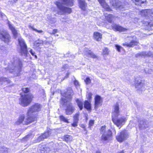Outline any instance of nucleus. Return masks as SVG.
Returning <instances> with one entry per match:
<instances>
[{
    "label": "nucleus",
    "instance_id": "nucleus-43",
    "mask_svg": "<svg viewBox=\"0 0 153 153\" xmlns=\"http://www.w3.org/2000/svg\"><path fill=\"white\" fill-rule=\"evenodd\" d=\"M22 91L25 93H27L29 91V89L27 88H22Z\"/></svg>",
    "mask_w": 153,
    "mask_h": 153
},
{
    "label": "nucleus",
    "instance_id": "nucleus-7",
    "mask_svg": "<svg viewBox=\"0 0 153 153\" xmlns=\"http://www.w3.org/2000/svg\"><path fill=\"white\" fill-rule=\"evenodd\" d=\"M33 95L31 94L22 95L19 98V103L23 106H26L28 105L31 102L32 99L33 97Z\"/></svg>",
    "mask_w": 153,
    "mask_h": 153
},
{
    "label": "nucleus",
    "instance_id": "nucleus-13",
    "mask_svg": "<svg viewBox=\"0 0 153 153\" xmlns=\"http://www.w3.org/2000/svg\"><path fill=\"white\" fill-rule=\"evenodd\" d=\"M102 99L101 97L98 95H96L94 98V108L97 109L98 108L101 106L102 102Z\"/></svg>",
    "mask_w": 153,
    "mask_h": 153
},
{
    "label": "nucleus",
    "instance_id": "nucleus-20",
    "mask_svg": "<svg viewBox=\"0 0 153 153\" xmlns=\"http://www.w3.org/2000/svg\"><path fill=\"white\" fill-rule=\"evenodd\" d=\"M110 4L114 8L121 9L122 6L119 5L120 2L116 0H109Z\"/></svg>",
    "mask_w": 153,
    "mask_h": 153
},
{
    "label": "nucleus",
    "instance_id": "nucleus-12",
    "mask_svg": "<svg viewBox=\"0 0 153 153\" xmlns=\"http://www.w3.org/2000/svg\"><path fill=\"white\" fill-rule=\"evenodd\" d=\"M7 23L9 28L12 32L13 38L16 39L17 37L19 36L20 34L18 32L17 30L16 29L15 27L12 25L11 24L9 21H8Z\"/></svg>",
    "mask_w": 153,
    "mask_h": 153
},
{
    "label": "nucleus",
    "instance_id": "nucleus-9",
    "mask_svg": "<svg viewBox=\"0 0 153 153\" xmlns=\"http://www.w3.org/2000/svg\"><path fill=\"white\" fill-rule=\"evenodd\" d=\"M18 42L20 47V52L21 55L27 56L28 53L27 47L25 41L23 39L20 37L18 39Z\"/></svg>",
    "mask_w": 153,
    "mask_h": 153
},
{
    "label": "nucleus",
    "instance_id": "nucleus-14",
    "mask_svg": "<svg viewBox=\"0 0 153 153\" xmlns=\"http://www.w3.org/2000/svg\"><path fill=\"white\" fill-rule=\"evenodd\" d=\"M98 1L102 7L106 11H110L112 10L105 0H98Z\"/></svg>",
    "mask_w": 153,
    "mask_h": 153
},
{
    "label": "nucleus",
    "instance_id": "nucleus-41",
    "mask_svg": "<svg viewBox=\"0 0 153 153\" xmlns=\"http://www.w3.org/2000/svg\"><path fill=\"white\" fill-rule=\"evenodd\" d=\"M29 52L32 54V55H33V56H34L35 57L36 59H37V56L35 54V53L34 51H33L32 49H30L29 51Z\"/></svg>",
    "mask_w": 153,
    "mask_h": 153
},
{
    "label": "nucleus",
    "instance_id": "nucleus-8",
    "mask_svg": "<svg viewBox=\"0 0 153 153\" xmlns=\"http://www.w3.org/2000/svg\"><path fill=\"white\" fill-rule=\"evenodd\" d=\"M41 106L40 104L36 103L29 108L27 112L28 116H32V118H34V116H36L37 119V115L34 114L36 112L39 111L40 110Z\"/></svg>",
    "mask_w": 153,
    "mask_h": 153
},
{
    "label": "nucleus",
    "instance_id": "nucleus-57",
    "mask_svg": "<svg viewBox=\"0 0 153 153\" xmlns=\"http://www.w3.org/2000/svg\"><path fill=\"white\" fill-rule=\"evenodd\" d=\"M54 35H55V36H58V34H54Z\"/></svg>",
    "mask_w": 153,
    "mask_h": 153
},
{
    "label": "nucleus",
    "instance_id": "nucleus-27",
    "mask_svg": "<svg viewBox=\"0 0 153 153\" xmlns=\"http://www.w3.org/2000/svg\"><path fill=\"white\" fill-rule=\"evenodd\" d=\"M106 19L108 21V22L111 23L114 18L112 15L109 14L107 15H105Z\"/></svg>",
    "mask_w": 153,
    "mask_h": 153
},
{
    "label": "nucleus",
    "instance_id": "nucleus-38",
    "mask_svg": "<svg viewBox=\"0 0 153 153\" xmlns=\"http://www.w3.org/2000/svg\"><path fill=\"white\" fill-rule=\"evenodd\" d=\"M144 71L146 74H151L153 72L152 69L148 68H146L144 69Z\"/></svg>",
    "mask_w": 153,
    "mask_h": 153
},
{
    "label": "nucleus",
    "instance_id": "nucleus-3",
    "mask_svg": "<svg viewBox=\"0 0 153 153\" xmlns=\"http://www.w3.org/2000/svg\"><path fill=\"white\" fill-rule=\"evenodd\" d=\"M60 1L61 2H56V3L59 9L58 11V14L62 15L71 13L72 12L71 9L70 8L64 6L63 5H66L70 6H73V0H60Z\"/></svg>",
    "mask_w": 153,
    "mask_h": 153
},
{
    "label": "nucleus",
    "instance_id": "nucleus-35",
    "mask_svg": "<svg viewBox=\"0 0 153 153\" xmlns=\"http://www.w3.org/2000/svg\"><path fill=\"white\" fill-rule=\"evenodd\" d=\"M79 116V112L76 113L74 116V121L78 122Z\"/></svg>",
    "mask_w": 153,
    "mask_h": 153
},
{
    "label": "nucleus",
    "instance_id": "nucleus-40",
    "mask_svg": "<svg viewBox=\"0 0 153 153\" xmlns=\"http://www.w3.org/2000/svg\"><path fill=\"white\" fill-rule=\"evenodd\" d=\"M115 46L116 48V49L119 52H120V50L121 49H123V48L122 47L117 45H115Z\"/></svg>",
    "mask_w": 153,
    "mask_h": 153
},
{
    "label": "nucleus",
    "instance_id": "nucleus-32",
    "mask_svg": "<svg viewBox=\"0 0 153 153\" xmlns=\"http://www.w3.org/2000/svg\"><path fill=\"white\" fill-rule=\"evenodd\" d=\"M0 82H7V83H10V81L8 79L3 77H1L0 78Z\"/></svg>",
    "mask_w": 153,
    "mask_h": 153
},
{
    "label": "nucleus",
    "instance_id": "nucleus-18",
    "mask_svg": "<svg viewBox=\"0 0 153 153\" xmlns=\"http://www.w3.org/2000/svg\"><path fill=\"white\" fill-rule=\"evenodd\" d=\"M138 43V42L136 40H132L129 43L125 42L123 44L124 46H126L129 47H133L135 45H137Z\"/></svg>",
    "mask_w": 153,
    "mask_h": 153
},
{
    "label": "nucleus",
    "instance_id": "nucleus-30",
    "mask_svg": "<svg viewBox=\"0 0 153 153\" xmlns=\"http://www.w3.org/2000/svg\"><path fill=\"white\" fill-rule=\"evenodd\" d=\"M29 28L30 29H32L33 30L36 32H37L43 34V31L41 30H38L37 29L35 28L33 26H32L31 25H29Z\"/></svg>",
    "mask_w": 153,
    "mask_h": 153
},
{
    "label": "nucleus",
    "instance_id": "nucleus-2",
    "mask_svg": "<svg viewBox=\"0 0 153 153\" xmlns=\"http://www.w3.org/2000/svg\"><path fill=\"white\" fill-rule=\"evenodd\" d=\"M22 63L16 56H14L11 59V62L8 65L7 70L13 73L15 76H18L21 71Z\"/></svg>",
    "mask_w": 153,
    "mask_h": 153
},
{
    "label": "nucleus",
    "instance_id": "nucleus-46",
    "mask_svg": "<svg viewBox=\"0 0 153 153\" xmlns=\"http://www.w3.org/2000/svg\"><path fill=\"white\" fill-rule=\"evenodd\" d=\"M57 29H54L53 30L52 32L50 34L51 35H54L55 33H57Z\"/></svg>",
    "mask_w": 153,
    "mask_h": 153
},
{
    "label": "nucleus",
    "instance_id": "nucleus-22",
    "mask_svg": "<svg viewBox=\"0 0 153 153\" xmlns=\"http://www.w3.org/2000/svg\"><path fill=\"white\" fill-rule=\"evenodd\" d=\"M50 134V133L48 131L45 132L39 137L37 139V141L39 142L41 141H42L44 139L48 137L49 136Z\"/></svg>",
    "mask_w": 153,
    "mask_h": 153
},
{
    "label": "nucleus",
    "instance_id": "nucleus-1",
    "mask_svg": "<svg viewBox=\"0 0 153 153\" xmlns=\"http://www.w3.org/2000/svg\"><path fill=\"white\" fill-rule=\"evenodd\" d=\"M61 95L65 97V98H62V103L65 105L66 107L65 110V113L67 115H71L75 110V108L73 106L72 104L70 102L72 100V96L73 95V91L71 88H69L66 92H61Z\"/></svg>",
    "mask_w": 153,
    "mask_h": 153
},
{
    "label": "nucleus",
    "instance_id": "nucleus-48",
    "mask_svg": "<svg viewBox=\"0 0 153 153\" xmlns=\"http://www.w3.org/2000/svg\"><path fill=\"white\" fill-rule=\"evenodd\" d=\"M148 22V25L151 26H153V20H152L150 22Z\"/></svg>",
    "mask_w": 153,
    "mask_h": 153
},
{
    "label": "nucleus",
    "instance_id": "nucleus-36",
    "mask_svg": "<svg viewBox=\"0 0 153 153\" xmlns=\"http://www.w3.org/2000/svg\"><path fill=\"white\" fill-rule=\"evenodd\" d=\"M109 53L108 49L107 48H104L103 49L102 54L104 55H108Z\"/></svg>",
    "mask_w": 153,
    "mask_h": 153
},
{
    "label": "nucleus",
    "instance_id": "nucleus-47",
    "mask_svg": "<svg viewBox=\"0 0 153 153\" xmlns=\"http://www.w3.org/2000/svg\"><path fill=\"white\" fill-rule=\"evenodd\" d=\"M74 84L76 86H78L79 85V82L76 80H75L74 81Z\"/></svg>",
    "mask_w": 153,
    "mask_h": 153
},
{
    "label": "nucleus",
    "instance_id": "nucleus-51",
    "mask_svg": "<svg viewBox=\"0 0 153 153\" xmlns=\"http://www.w3.org/2000/svg\"><path fill=\"white\" fill-rule=\"evenodd\" d=\"M81 127L84 129L85 131H86L85 126L84 125H82Z\"/></svg>",
    "mask_w": 153,
    "mask_h": 153
},
{
    "label": "nucleus",
    "instance_id": "nucleus-33",
    "mask_svg": "<svg viewBox=\"0 0 153 153\" xmlns=\"http://www.w3.org/2000/svg\"><path fill=\"white\" fill-rule=\"evenodd\" d=\"M64 139L66 142L71 141L72 140V137L71 136L66 135L64 136Z\"/></svg>",
    "mask_w": 153,
    "mask_h": 153
},
{
    "label": "nucleus",
    "instance_id": "nucleus-39",
    "mask_svg": "<svg viewBox=\"0 0 153 153\" xmlns=\"http://www.w3.org/2000/svg\"><path fill=\"white\" fill-rule=\"evenodd\" d=\"M68 19V17L67 16H65L64 17H61L60 19V20L62 22H65V20H66Z\"/></svg>",
    "mask_w": 153,
    "mask_h": 153
},
{
    "label": "nucleus",
    "instance_id": "nucleus-58",
    "mask_svg": "<svg viewBox=\"0 0 153 153\" xmlns=\"http://www.w3.org/2000/svg\"><path fill=\"white\" fill-rule=\"evenodd\" d=\"M17 0H13V1H14V2H16V1H17Z\"/></svg>",
    "mask_w": 153,
    "mask_h": 153
},
{
    "label": "nucleus",
    "instance_id": "nucleus-25",
    "mask_svg": "<svg viewBox=\"0 0 153 153\" xmlns=\"http://www.w3.org/2000/svg\"><path fill=\"white\" fill-rule=\"evenodd\" d=\"M136 5H141L142 3L146 2V0H131Z\"/></svg>",
    "mask_w": 153,
    "mask_h": 153
},
{
    "label": "nucleus",
    "instance_id": "nucleus-11",
    "mask_svg": "<svg viewBox=\"0 0 153 153\" xmlns=\"http://www.w3.org/2000/svg\"><path fill=\"white\" fill-rule=\"evenodd\" d=\"M0 38L5 43L8 44L10 41L11 37L6 30L0 31Z\"/></svg>",
    "mask_w": 153,
    "mask_h": 153
},
{
    "label": "nucleus",
    "instance_id": "nucleus-15",
    "mask_svg": "<svg viewBox=\"0 0 153 153\" xmlns=\"http://www.w3.org/2000/svg\"><path fill=\"white\" fill-rule=\"evenodd\" d=\"M152 55V54L149 51H143L137 53L135 55V56L136 57L140 56L145 57L151 56Z\"/></svg>",
    "mask_w": 153,
    "mask_h": 153
},
{
    "label": "nucleus",
    "instance_id": "nucleus-50",
    "mask_svg": "<svg viewBox=\"0 0 153 153\" xmlns=\"http://www.w3.org/2000/svg\"><path fill=\"white\" fill-rule=\"evenodd\" d=\"M0 49L2 50L3 51H4V50H6V48L4 47L3 46H2L1 47Z\"/></svg>",
    "mask_w": 153,
    "mask_h": 153
},
{
    "label": "nucleus",
    "instance_id": "nucleus-37",
    "mask_svg": "<svg viewBox=\"0 0 153 153\" xmlns=\"http://www.w3.org/2000/svg\"><path fill=\"white\" fill-rule=\"evenodd\" d=\"M85 82L87 85H89L91 82V80L89 77H87L85 80Z\"/></svg>",
    "mask_w": 153,
    "mask_h": 153
},
{
    "label": "nucleus",
    "instance_id": "nucleus-4",
    "mask_svg": "<svg viewBox=\"0 0 153 153\" xmlns=\"http://www.w3.org/2000/svg\"><path fill=\"white\" fill-rule=\"evenodd\" d=\"M119 105L117 104L114 107L112 115V120L114 123L120 128L124 125L127 119L124 117H118L119 115Z\"/></svg>",
    "mask_w": 153,
    "mask_h": 153
},
{
    "label": "nucleus",
    "instance_id": "nucleus-26",
    "mask_svg": "<svg viewBox=\"0 0 153 153\" xmlns=\"http://www.w3.org/2000/svg\"><path fill=\"white\" fill-rule=\"evenodd\" d=\"M139 126L140 128L143 129L146 128L147 126H146V123L143 121H140L139 122Z\"/></svg>",
    "mask_w": 153,
    "mask_h": 153
},
{
    "label": "nucleus",
    "instance_id": "nucleus-10",
    "mask_svg": "<svg viewBox=\"0 0 153 153\" xmlns=\"http://www.w3.org/2000/svg\"><path fill=\"white\" fill-rule=\"evenodd\" d=\"M129 136V134L128 131L126 130H124L119 133L116 137L118 142H121L127 139Z\"/></svg>",
    "mask_w": 153,
    "mask_h": 153
},
{
    "label": "nucleus",
    "instance_id": "nucleus-21",
    "mask_svg": "<svg viewBox=\"0 0 153 153\" xmlns=\"http://www.w3.org/2000/svg\"><path fill=\"white\" fill-rule=\"evenodd\" d=\"M79 7L81 9L84 11L86 10L87 7V4L85 3V1L83 0H78Z\"/></svg>",
    "mask_w": 153,
    "mask_h": 153
},
{
    "label": "nucleus",
    "instance_id": "nucleus-60",
    "mask_svg": "<svg viewBox=\"0 0 153 153\" xmlns=\"http://www.w3.org/2000/svg\"><path fill=\"white\" fill-rule=\"evenodd\" d=\"M137 19H136V18H135V19H134V20H137Z\"/></svg>",
    "mask_w": 153,
    "mask_h": 153
},
{
    "label": "nucleus",
    "instance_id": "nucleus-31",
    "mask_svg": "<svg viewBox=\"0 0 153 153\" xmlns=\"http://www.w3.org/2000/svg\"><path fill=\"white\" fill-rule=\"evenodd\" d=\"M84 107L88 110H90L91 108V105L90 103L88 101H85L84 103Z\"/></svg>",
    "mask_w": 153,
    "mask_h": 153
},
{
    "label": "nucleus",
    "instance_id": "nucleus-54",
    "mask_svg": "<svg viewBox=\"0 0 153 153\" xmlns=\"http://www.w3.org/2000/svg\"><path fill=\"white\" fill-rule=\"evenodd\" d=\"M3 153H7V150H4V152Z\"/></svg>",
    "mask_w": 153,
    "mask_h": 153
},
{
    "label": "nucleus",
    "instance_id": "nucleus-34",
    "mask_svg": "<svg viewBox=\"0 0 153 153\" xmlns=\"http://www.w3.org/2000/svg\"><path fill=\"white\" fill-rule=\"evenodd\" d=\"M59 118L61 121H63L66 123H68V119L63 115H60L59 116Z\"/></svg>",
    "mask_w": 153,
    "mask_h": 153
},
{
    "label": "nucleus",
    "instance_id": "nucleus-19",
    "mask_svg": "<svg viewBox=\"0 0 153 153\" xmlns=\"http://www.w3.org/2000/svg\"><path fill=\"white\" fill-rule=\"evenodd\" d=\"M102 34L98 32H94L93 33L94 39L97 41H100L102 38Z\"/></svg>",
    "mask_w": 153,
    "mask_h": 153
},
{
    "label": "nucleus",
    "instance_id": "nucleus-56",
    "mask_svg": "<svg viewBox=\"0 0 153 153\" xmlns=\"http://www.w3.org/2000/svg\"><path fill=\"white\" fill-rule=\"evenodd\" d=\"M3 16L2 14L0 12V16Z\"/></svg>",
    "mask_w": 153,
    "mask_h": 153
},
{
    "label": "nucleus",
    "instance_id": "nucleus-24",
    "mask_svg": "<svg viewBox=\"0 0 153 153\" xmlns=\"http://www.w3.org/2000/svg\"><path fill=\"white\" fill-rule=\"evenodd\" d=\"M85 54L88 57H91L94 59H98V56L90 50H88L86 51Z\"/></svg>",
    "mask_w": 153,
    "mask_h": 153
},
{
    "label": "nucleus",
    "instance_id": "nucleus-53",
    "mask_svg": "<svg viewBox=\"0 0 153 153\" xmlns=\"http://www.w3.org/2000/svg\"><path fill=\"white\" fill-rule=\"evenodd\" d=\"M29 135H28L27 136H26L25 137V139L26 138H28L29 137Z\"/></svg>",
    "mask_w": 153,
    "mask_h": 153
},
{
    "label": "nucleus",
    "instance_id": "nucleus-17",
    "mask_svg": "<svg viewBox=\"0 0 153 153\" xmlns=\"http://www.w3.org/2000/svg\"><path fill=\"white\" fill-rule=\"evenodd\" d=\"M140 14L141 16H152L153 14V10L151 9L143 10L141 11Z\"/></svg>",
    "mask_w": 153,
    "mask_h": 153
},
{
    "label": "nucleus",
    "instance_id": "nucleus-5",
    "mask_svg": "<svg viewBox=\"0 0 153 153\" xmlns=\"http://www.w3.org/2000/svg\"><path fill=\"white\" fill-rule=\"evenodd\" d=\"M32 116H28L27 118H25L24 115H21L19 116L15 123L16 125H19L22 124L23 125H27L30 123L36 120V116H34V118H32Z\"/></svg>",
    "mask_w": 153,
    "mask_h": 153
},
{
    "label": "nucleus",
    "instance_id": "nucleus-23",
    "mask_svg": "<svg viewBox=\"0 0 153 153\" xmlns=\"http://www.w3.org/2000/svg\"><path fill=\"white\" fill-rule=\"evenodd\" d=\"M112 27L114 30L119 31H125L127 30L126 29L116 24L113 25Z\"/></svg>",
    "mask_w": 153,
    "mask_h": 153
},
{
    "label": "nucleus",
    "instance_id": "nucleus-42",
    "mask_svg": "<svg viewBox=\"0 0 153 153\" xmlns=\"http://www.w3.org/2000/svg\"><path fill=\"white\" fill-rule=\"evenodd\" d=\"M92 94L91 93H88V94L87 95V97L88 99L89 100H91L92 98Z\"/></svg>",
    "mask_w": 153,
    "mask_h": 153
},
{
    "label": "nucleus",
    "instance_id": "nucleus-55",
    "mask_svg": "<svg viewBox=\"0 0 153 153\" xmlns=\"http://www.w3.org/2000/svg\"><path fill=\"white\" fill-rule=\"evenodd\" d=\"M124 153V152H123V151L122 150V151H121L119 153Z\"/></svg>",
    "mask_w": 153,
    "mask_h": 153
},
{
    "label": "nucleus",
    "instance_id": "nucleus-49",
    "mask_svg": "<svg viewBox=\"0 0 153 153\" xmlns=\"http://www.w3.org/2000/svg\"><path fill=\"white\" fill-rule=\"evenodd\" d=\"M51 44V42H43V44L45 45H50ZM46 47H47V46Z\"/></svg>",
    "mask_w": 153,
    "mask_h": 153
},
{
    "label": "nucleus",
    "instance_id": "nucleus-6",
    "mask_svg": "<svg viewBox=\"0 0 153 153\" xmlns=\"http://www.w3.org/2000/svg\"><path fill=\"white\" fill-rule=\"evenodd\" d=\"M100 133L102 134L101 140L103 142L110 140L111 137L112 135L111 131L110 130L106 131L105 126H102L101 127Z\"/></svg>",
    "mask_w": 153,
    "mask_h": 153
},
{
    "label": "nucleus",
    "instance_id": "nucleus-52",
    "mask_svg": "<svg viewBox=\"0 0 153 153\" xmlns=\"http://www.w3.org/2000/svg\"><path fill=\"white\" fill-rule=\"evenodd\" d=\"M69 74H70L69 73H67L66 74V76L65 77H66V78L68 77Z\"/></svg>",
    "mask_w": 153,
    "mask_h": 153
},
{
    "label": "nucleus",
    "instance_id": "nucleus-59",
    "mask_svg": "<svg viewBox=\"0 0 153 153\" xmlns=\"http://www.w3.org/2000/svg\"><path fill=\"white\" fill-rule=\"evenodd\" d=\"M97 153H100L99 152H97Z\"/></svg>",
    "mask_w": 153,
    "mask_h": 153
},
{
    "label": "nucleus",
    "instance_id": "nucleus-28",
    "mask_svg": "<svg viewBox=\"0 0 153 153\" xmlns=\"http://www.w3.org/2000/svg\"><path fill=\"white\" fill-rule=\"evenodd\" d=\"M76 101L77 102L78 106L80 108V110H82L83 108V102L78 99L76 100Z\"/></svg>",
    "mask_w": 153,
    "mask_h": 153
},
{
    "label": "nucleus",
    "instance_id": "nucleus-45",
    "mask_svg": "<svg viewBox=\"0 0 153 153\" xmlns=\"http://www.w3.org/2000/svg\"><path fill=\"white\" fill-rule=\"evenodd\" d=\"M78 122L74 121V123L72 124V126L74 127H76L77 125V123Z\"/></svg>",
    "mask_w": 153,
    "mask_h": 153
},
{
    "label": "nucleus",
    "instance_id": "nucleus-44",
    "mask_svg": "<svg viewBox=\"0 0 153 153\" xmlns=\"http://www.w3.org/2000/svg\"><path fill=\"white\" fill-rule=\"evenodd\" d=\"M94 120H91L89 122V127L92 126L94 124Z\"/></svg>",
    "mask_w": 153,
    "mask_h": 153
},
{
    "label": "nucleus",
    "instance_id": "nucleus-16",
    "mask_svg": "<svg viewBox=\"0 0 153 153\" xmlns=\"http://www.w3.org/2000/svg\"><path fill=\"white\" fill-rule=\"evenodd\" d=\"M136 83L135 85V87L137 90L140 91L143 90L144 89L143 83H142L141 80H137L136 81Z\"/></svg>",
    "mask_w": 153,
    "mask_h": 153
},
{
    "label": "nucleus",
    "instance_id": "nucleus-29",
    "mask_svg": "<svg viewBox=\"0 0 153 153\" xmlns=\"http://www.w3.org/2000/svg\"><path fill=\"white\" fill-rule=\"evenodd\" d=\"M43 42L42 40L40 39H38L34 43V45L37 47H39L43 45Z\"/></svg>",
    "mask_w": 153,
    "mask_h": 153
}]
</instances>
